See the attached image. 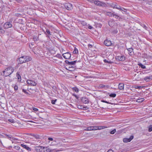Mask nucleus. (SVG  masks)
Segmentation results:
<instances>
[{
  "label": "nucleus",
  "mask_w": 152,
  "mask_h": 152,
  "mask_svg": "<svg viewBox=\"0 0 152 152\" xmlns=\"http://www.w3.org/2000/svg\"><path fill=\"white\" fill-rule=\"evenodd\" d=\"M14 69L13 67L11 66L8 67L3 71L4 76H7L11 74L14 72Z\"/></svg>",
  "instance_id": "nucleus-1"
},
{
  "label": "nucleus",
  "mask_w": 152,
  "mask_h": 152,
  "mask_svg": "<svg viewBox=\"0 0 152 152\" xmlns=\"http://www.w3.org/2000/svg\"><path fill=\"white\" fill-rule=\"evenodd\" d=\"M31 58L29 56H23L19 58V62L20 64L29 61L31 60Z\"/></svg>",
  "instance_id": "nucleus-2"
},
{
  "label": "nucleus",
  "mask_w": 152,
  "mask_h": 152,
  "mask_svg": "<svg viewBox=\"0 0 152 152\" xmlns=\"http://www.w3.org/2000/svg\"><path fill=\"white\" fill-rule=\"evenodd\" d=\"M105 128V126H90L88 127L84 130L86 131H91V130H100L102 129Z\"/></svg>",
  "instance_id": "nucleus-3"
},
{
  "label": "nucleus",
  "mask_w": 152,
  "mask_h": 152,
  "mask_svg": "<svg viewBox=\"0 0 152 152\" xmlns=\"http://www.w3.org/2000/svg\"><path fill=\"white\" fill-rule=\"evenodd\" d=\"M28 68L25 65H22L19 69V73L25 74L26 73Z\"/></svg>",
  "instance_id": "nucleus-4"
},
{
  "label": "nucleus",
  "mask_w": 152,
  "mask_h": 152,
  "mask_svg": "<svg viewBox=\"0 0 152 152\" xmlns=\"http://www.w3.org/2000/svg\"><path fill=\"white\" fill-rule=\"evenodd\" d=\"M94 3L95 5L99 6L105 7L106 6V4L104 3L101 2L98 0L94 1Z\"/></svg>",
  "instance_id": "nucleus-5"
},
{
  "label": "nucleus",
  "mask_w": 152,
  "mask_h": 152,
  "mask_svg": "<svg viewBox=\"0 0 152 152\" xmlns=\"http://www.w3.org/2000/svg\"><path fill=\"white\" fill-rule=\"evenodd\" d=\"M48 145H56V142L52 138H48Z\"/></svg>",
  "instance_id": "nucleus-6"
},
{
  "label": "nucleus",
  "mask_w": 152,
  "mask_h": 152,
  "mask_svg": "<svg viewBox=\"0 0 152 152\" xmlns=\"http://www.w3.org/2000/svg\"><path fill=\"white\" fill-rule=\"evenodd\" d=\"M37 150L41 152H47L48 148L47 147L40 146L37 147Z\"/></svg>",
  "instance_id": "nucleus-7"
},
{
  "label": "nucleus",
  "mask_w": 152,
  "mask_h": 152,
  "mask_svg": "<svg viewBox=\"0 0 152 152\" xmlns=\"http://www.w3.org/2000/svg\"><path fill=\"white\" fill-rule=\"evenodd\" d=\"M26 83L29 86H34L37 85V83L34 81L31 80H28Z\"/></svg>",
  "instance_id": "nucleus-8"
},
{
  "label": "nucleus",
  "mask_w": 152,
  "mask_h": 152,
  "mask_svg": "<svg viewBox=\"0 0 152 152\" xmlns=\"http://www.w3.org/2000/svg\"><path fill=\"white\" fill-rule=\"evenodd\" d=\"M63 56L66 59H69L71 56V54L69 52H67L63 54Z\"/></svg>",
  "instance_id": "nucleus-9"
},
{
  "label": "nucleus",
  "mask_w": 152,
  "mask_h": 152,
  "mask_svg": "<svg viewBox=\"0 0 152 152\" xmlns=\"http://www.w3.org/2000/svg\"><path fill=\"white\" fill-rule=\"evenodd\" d=\"M133 136H131L129 138H126L123 139V141L124 142H127L131 141L133 138Z\"/></svg>",
  "instance_id": "nucleus-10"
},
{
  "label": "nucleus",
  "mask_w": 152,
  "mask_h": 152,
  "mask_svg": "<svg viewBox=\"0 0 152 152\" xmlns=\"http://www.w3.org/2000/svg\"><path fill=\"white\" fill-rule=\"evenodd\" d=\"M65 7L66 9L69 10H71L72 9V5L69 3H67L65 4Z\"/></svg>",
  "instance_id": "nucleus-11"
},
{
  "label": "nucleus",
  "mask_w": 152,
  "mask_h": 152,
  "mask_svg": "<svg viewBox=\"0 0 152 152\" xmlns=\"http://www.w3.org/2000/svg\"><path fill=\"white\" fill-rule=\"evenodd\" d=\"M12 26V24L10 22H7L4 24V27L5 28H11Z\"/></svg>",
  "instance_id": "nucleus-12"
},
{
  "label": "nucleus",
  "mask_w": 152,
  "mask_h": 152,
  "mask_svg": "<svg viewBox=\"0 0 152 152\" xmlns=\"http://www.w3.org/2000/svg\"><path fill=\"white\" fill-rule=\"evenodd\" d=\"M104 44L107 46H110L112 45L111 41L108 39H106L104 42Z\"/></svg>",
  "instance_id": "nucleus-13"
},
{
  "label": "nucleus",
  "mask_w": 152,
  "mask_h": 152,
  "mask_svg": "<svg viewBox=\"0 0 152 152\" xmlns=\"http://www.w3.org/2000/svg\"><path fill=\"white\" fill-rule=\"evenodd\" d=\"M144 80L146 82H150L152 80V75L148 76L144 78Z\"/></svg>",
  "instance_id": "nucleus-14"
},
{
  "label": "nucleus",
  "mask_w": 152,
  "mask_h": 152,
  "mask_svg": "<svg viewBox=\"0 0 152 152\" xmlns=\"http://www.w3.org/2000/svg\"><path fill=\"white\" fill-rule=\"evenodd\" d=\"M82 102L84 104H88L89 102V100L88 98L85 97H83L81 99Z\"/></svg>",
  "instance_id": "nucleus-15"
},
{
  "label": "nucleus",
  "mask_w": 152,
  "mask_h": 152,
  "mask_svg": "<svg viewBox=\"0 0 152 152\" xmlns=\"http://www.w3.org/2000/svg\"><path fill=\"white\" fill-rule=\"evenodd\" d=\"M20 145L28 151H31V149L30 148L27 146L25 145L22 144Z\"/></svg>",
  "instance_id": "nucleus-16"
},
{
  "label": "nucleus",
  "mask_w": 152,
  "mask_h": 152,
  "mask_svg": "<svg viewBox=\"0 0 152 152\" xmlns=\"http://www.w3.org/2000/svg\"><path fill=\"white\" fill-rule=\"evenodd\" d=\"M116 58L119 61H123L125 59V57L123 56H118Z\"/></svg>",
  "instance_id": "nucleus-17"
},
{
  "label": "nucleus",
  "mask_w": 152,
  "mask_h": 152,
  "mask_svg": "<svg viewBox=\"0 0 152 152\" xmlns=\"http://www.w3.org/2000/svg\"><path fill=\"white\" fill-rule=\"evenodd\" d=\"M124 84L123 83H119L118 85V88L121 90H123L124 89Z\"/></svg>",
  "instance_id": "nucleus-18"
},
{
  "label": "nucleus",
  "mask_w": 152,
  "mask_h": 152,
  "mask_svg": "<svg viewBox=\"0 0 152 152\" xmlns=\"http://www.w3.org/2000/svg\"><path fill=\"white\" fill-rule=\"evenodd\" d=\"M106 14L107 15L110 17H112V16L114 17L115 15V14H114L111 12H106Z\"/></svg>",
  "instance_id": "nucleus-19"
},
{
  "label": "nucleus",
  "mask_w": 152,
  "mask_h": 152,
  "mask_svg": "<svg viewBox=\"0 0 152 152\" xmlns=\"http://www.w3.org/2000/svg\"><path fill=\"white\" fill-rule=\"evenodd\" d=\"M145 100V99L144 98H139L136 100V102H142Z\"/></svg>",
  "instance_id": "nucleus-20"
},
{
  "label": "nucleus",
  "mask_w": 152,
  "mask_h": 152,
  "mask_svg": "<svg viewBox=\"0 0 152 152\" xmlns=\"http://www.w3.org/2000/svg\"><path fill=\"white\" fill-rule=\"evenodd\" d=\"M72 89L73 91H75L76 93H78L79 91V89L76 87L72 88Z\"/></svg>",
  "instance_id": "nucleus-21"
},
{
  "label": "nucleus",
  "mask_w": 152,
  "mask_h": 152,
  "mask_svg": "<svg viewBox=\"0 0 152 152\" xmlns=\"http://www.w3.org/2000/svg\"><path fill=\"white\" fill-rule=\"evenodd\" d=\"M103 61L105 63H107L109 64H111L113 63V62L110 60H107L106 59H104Z\"/></svg>",
  "instance_id": "nucleus-22"
},
{
  "label": "nucleus",
  "mask_w": 152,
  "mask_h": 152,
  "mask_svg": "<svg viewBox=\"0 0 152 152\" xmlns=\"http://www.w3.org/2000/svg\"><path fill=\"white\" fill-rule=\"evenodd\" d=\"M48 152H55L59 151L56 150L55 149H51L48 148Z\"/></svg>",
  "instance_id": "nucleus-23"
},
{
  "label": "nucleus",
  "mask_w": 152,
  "mask_h": 152,
  "mask_svg": "<svg viewBox=\"0 0 152 152\" xmlns=\"http://www.w3.org/2000/svg\"><path fill=\"white\" fill-rule=\"evenodd\" d=\"M138 65L139 66H140L142 68V69H145L146 68V67L145 66H144V65H142L141 63H139L138 64Z\"/></svg>",
  "instance_id": "nucleus-24"
},
{
  "label": "nucleus",
  "mask_w": 152,
  "mask_h": 152,
  "mask_svg": "<svg viewBox=\"0 0 152 152\" xmlns=\"http://www.w3.org/2000/svg\"><path fill=\"white\" fill-rule=\"evenodd\" d=\"M127 50L130 53H131L133 51V49L132 48H127Z\"/></svg>",
  "instance_id": "nucleus-25"
},
{
  "label": "nucleus",
  "mask_w": 152,
  "mask_h": 152,
  "mask_svg": "<svg viewBox=\"0 0 152 152\" xmlns=\"http://www.w3.org/2000/svg\"><path fill=\"white\" fill-rule=\"evenodd\" d=\"M77 62V61H74L70 62L69 65H74Z\"/></svg>",
  "instance_id": "nucleus-26"
},
{
  "label": "nucleus",
  "mask_w": 152,
  "mask_h": 152,
  "mask_svg": "<svg viewBox=\"0 0 152 152\" xmlns=\"http://www.w3.org/2000/svg\"><path fill=\"white\" fill-rule=\"evenodd\" d=\"M16 77L18 80H19L20 79H21V76L19 74V72H18L17 73Z\"/></svg>",
  "instance_id": "nucleus-27"
},
{
  "label": "nucleus",
  "mask_w": 152,
  "mask_h": 152,
  "mask_svg": "<svg viewBox=\"0 0 152 152\" xmlns=\"http://www.w3.org/2000/svg\"><path fill=\"white\" fill-rule=\"evenodd\" d=\"M148 131L149 132H151L152 131V125H150L149 126Z\"/></svg>",
  "instance_id": "nucleus-28"
},
{
  "label": "nucleus",
  "mask_w": 152,
  "mask_h": 152,
  "mask_svg": "<svg viewBox=\"0 0 152 152\" xmlns=\"http://www.w3.org/2000/svg\"><path fill=\"white\" fill-rule=\"evenodd\" d=\"M110 6L113 8H115L116 7V4H110Z\"/></svg>",
  "instance_id": "nucleus-29"
},
{
  "label": "nucleus",
  "mask_w": 152,
  "mask_h": 152,
  "mask_svg": "<svg viewBox=\"0 0 152 152\" xmlns=\"http://www.w3.org/2000/svg\"><path fill=\"white\" fill-rule=\"evenodd\" d=\"M143 88V86H135L134 88L136 89H140Z\"/></svg>",
  "instance_id": "nucleus-30"
},
{
  "label": "nucleus",
  "mask_w": 152,
  "mask_h": 152,
  "mask_svg": "<svg viewBox=\"0 0 152 152\" xmlns=\"http://www.w3.org/2000/svg\"><path fill=\"white\" fill-rule=\"evenodd\" d=\"M110 96L114 97L116 96V94H111L109 95Z\"/></svg>",
  "instance_id": "nucleus-31"
},
{
  "label": "nucleus",
  "mask_w": 152,
  "mask_h": 152,
  "mask_svg": "<svg viewBox=\"0 0 152 152\" xmlns=\"http://www.w3.org/2000/svg\"><path fill=\"white\" fill-rule=\"evenodd\" d=\"M56 57L59 59H61V58H62V57L61 56V55L60 54H57L56 55Z\"/></svg>",
  "instance_id": "nucleus-32"
},
{
  "label": "nucleus",
  "mask_w": 152,
  "mask_h": 152,
  "mask_svg": "<svg viewBox=\"0 0 152 152\" xmlns=\"http://www.w3.org/2000/svg\"><path fill=\"white\" fill-rule=\"evenodd\" d=\"M120 10L123 11L124 12H126L127 11V10L126 9L123 7H121Z\"/></svg>",
  "instance_id": "nucleus-33"
},
{
  "label": "nucleus",
  "mask_w": 152,
  "mask_h": 152,
  "mask_svg": "<svg viewBox=\"0 0 152 152\" xmlns=\"http://www.w3.org/2000/svg\"><path fill=\"white\" fill-rule=\"evenodd\" d=\"M78 50L77 48H75V50L73 51V53L74 54H76L78 53Z\"/></svg>",
  "instance_id": "nucleus-34"
},
{
  "label": "nucleus",
  "mask_w": 152,
  "mask_h": 152,
  "mask_svg": "<svg viewBox=\"0 0 152 152\" xmlns=\"http://www.w3.org/2000/svg\"><path fill=\"white\" fill-rule=\"evenodd\" d=\"M121 8V7L120 6L117 5H116V7H115V8L120 10Z\"/></svg>",
  "instance_id": "nucleus-35"
},
{
  "label": "nucleus",
  "mask_w": 152,
  "mask_h": 152,
  "mask_svg": "<svg viewBox=\"0 0 152 152\" xmlns=\"http://www.w3.org/2000/svg\"><path fill=\"white\" fill-rule=\"evenodd\" d=\"M115 132H116L115 129H114L110 132V133L111 134H114L115 133Z\"/></svg>",
  "instance_id": "nucleus-36"
},
{
  "label": "nucleus",
  "mask_w": 152,
  "mask_h": 152,
  "mask_svg": "<svg viewBox=\"0 0 152 152\" xmlns=\"http://www.w3.org/2000/svg\"><path fill=\"white\" fill-rule=\"evenodd\" d=\"M49 52L51 54H54L55 53V51L54 50H49Z\"/></svg>",
  "instance_id": "nucleus-37"
},
{
  "label": "nucleus",
  "mask_w": 152,
  "mask_h": 152,
  "mask_svg": "<svg viewBox=\"0 0 152 152\" xmlns=\"http://www.w3.org/2000/svg\"><path fill=\"white\" fill-rule=\"evenodd\" d=\"M57 101V99H55L54 100H51V103L53 104H55V102Z\"/></svg>",
  "instance_id": "nucleus-38"
},
{
  "label": "nucleus",
  "mask_w": 152,
  "mask_h": 152,
  "mask_svg": "<svg viewBox=\"0 0 152 152\" xmlns=\"http://www.w3.org/2000/svg\"><path fill=\"white\" fill-rule=\"evenodd\" d=\"M14 88L15 91H17L18 90V87L16 85H15L14 87Z\"/></svg>",
  "instance_id": "nucleus-39"
},
{
  "label": "nucleus",
  "mask_w": 152,
  "mask_h": 152,
  "mask_svg": "<svg viewBox=\"0 0 152 152\" xmlns=\"http://www.w3.org/2000/svg\"><path fill=\"white\" fill-rule=\"evenodd\" d=\"M38 37H35L34 36L33 37V39L34 41H37V40Z\"/></svg>",
  "instance_id": "nucleus-40"
},
{
  "label": "nucleus",
  "mask_w": 152,
  "mask_h": 152,
  "mask_svg": "<svg viewBox=\"0 0 152 152\" xmlns=\"http://www.w3.org/2000/svg\"><path fill=\"white\" fill-rule=\"evenodd\" d=\"M8 120L9 122L12 123H14V120H13L12 119H9Z\"/></svg>",
  "instance_id": "nucleus-41"
},
{
  "label": "nucleus",
  "mask_w": 152,
  "mask_h": 152,
  "mask_svg": "<svg viewBox=\"0 0 152 152\" xmlns=\"http://www.w3.org/2000/svg\"><path fill=\"white\" fill-rule=\"evenodd\" d=\"M72 95L73 96H74L76 99H78L79 97L77 95H76L75 94H72Z\"/></svg>",
  "instance_id": "nucleus-42"
},
{
  "label": "nucleus",
  "mask_w": 152,
  "mask_h": 152,
  "mask_svg": "<svg viewBox=\"0 0 152 152\" xmlns=\"http://www.w3.org/2000/svg\"><path fill=\"white\" fill-rule=\"evenodd\" d=\"M33 110L35 111H37L38 110V109L37 108L33 107L32 108Z\"/></svg>",
  "instance_id": "nucleus-43"
},
{
  "label": "nucleus",
  "mask_w": 152,
  "mask_h": 152,
  "mask_svg": "<svg viewBox=\"0 0 152 152\" xmlns=\"http://www.w3.org/2000/svg\"><path fill=\"white\" fill-rule=\"evenodd\" d=\"M0 32L3 33H4V31L1 27H0Z\"/></svg>",
  "instance_id": "nucleus-44"
},
{
  "label": "nucleus",
  "mask_w": 152,
  "mask_h": 152,
  "mask_svg": "<svg viewBox=\"0 0 152 152\" xmlns=\"http://www.w3.org/2000/svg\"><path fill=\"white\" fill-rule=\"evenodd\" d=\"M22 91L23 92H24L25 93L27 94H28V93L27 91L26 90L23 89L22 90Z\"/></svg>",
  "instance_id": "nucleus-45"
},
{
  "label": "nucleus",
  "mask_w": 152,
  "mask_h": 152,
  "mask_svg": "<svg viewBox=\"0 0 152 152\" xmlns=\"http://www.w3.org/2000/svg\"><path fill=\"white\" fill-rule=\"evenodd\" d=\"M102 102H104V103H107V104H110V103L108 102H107V101H105V100H102L101 101Z\"/></svg>",
  "instance_id": "nucleus-46"
},
{
  "label": "nucleus",
  "mask_w": 152,
  "mask_h": 152,
  "mask_svg": "<svg viewBox=\"0 0 152 152\" xmlns=\"http://www.w3.org/2000/svg\"><path fill=\"white\" fill-rule=\"evenodd\" d=\"M112 22H111L110 21L108 22V24L109 25V26H112Z\"/></svg>",
  "instance_id": "nucleus-47"
},
{
  "label": "nucleus",
  "mask_w": 152,
  "mask_h": 152,
  "mask_svg": "<svg viewBox=\"0 0 152 152\" xmlns=\"http://www.w3.org/2000/svg\"><path fill=\"white\" fill-rule=\"evenodd\" d=\"M65 62L67 64H68L69 65V63H70V62H69L68 61V60H65Z\"/></svg>",
  "instance_id": "nucleus-48"
},
{
  "label": "nucleus",
  "mask_w": 152,
  "mask_h": 152,
  "mask_svg": "<svg viewBox=\"0 0 152 152\" xmlns=\"http://www.w3.org/2000/svg\"><path fill=\"white\" fill-rule=\"evenodd\" d=\"M88 47L89 48H92L93 45L90 44H89L88 45Z\"/></svg>",
  "instance_id": "nucleus-49"
},
{
  "label": "nucleus",
  "mask_w": 152,
  "mask_h": 152,
  "mask_svg": "<svg viewBox=\"0 0 152 152\" xmlns=\"http://www.w3.org/2000/svg\"><path fill=\"white\" fill-rule=\"evenodd\" d=\"M115 17L116 19H118L119 18V17L118 15L116 14H115Z\"/></svg>",
  "instance_id": "nucleus-50"
},
{
  "label": "nucleus",
  "mask_w": 152,
  "mask_h": 152,
  "mask_svg": "<svg viewBox=\"0 0 152 152\" xmlns=\"http://www.w3.org/2000/svg\"><path fill=\"white\" fill-rule=\"evenodd\" d=\"M107 152H113V151L112 149H109Z\"/></svg>",
  "instance_id": "nucleus-51"
},
{
  "label": "nucleus",
  "mask_w": 152,
  "mask_h": 152,
  "mask_svg": "<svg viewBox=\"0 0 152 152\" xmlns=\"http://www.w3.org/2000/svg\"><path fill=\"white\" fill-rule=\"evenodd\" d=\"M17 2L20 3L22 2V0H15Z\"/></svg>",
  "instance_id": "nucleus-52"
},
{
  "label": "nucleus",
  "mask_w": 152,
  "mask_h": 152,
  "mask_svg": "<svg viewBox=\"0 0 152 152\" xmlns=\"http://www.w3.org/2000/svg\"><path fill=\"white\" fill-rule=\"evenodd\" d=\"M88 28L89 29H91L92 28V27L91 26H89L88 27Z\"/></svg>",
  "instance_id": "nucleus-53"
},
{
  "label": "nucleus",
  "mask_w": 152,
  "mask_h": 152,
  "mask_svg": "<svg viewBox=\"0 0 152 152\" xmlns=\"http://www.w3.org/2000/svg\"><path fill=\"white\" fill-rule=\"evenodd\" d=\"M48 37H49V35H51V34H50V31H49L48 30Z\"/></svg>",
  "instance_id": "nucleus-54"
},
{
  "label": "nucleus",
  "mask_w": 152,
  "mask_h": 152,
  "mask_svg": "<svg viewBox=\"0 0 152 152\" xmlns=\"http://www.w3.org/2000/svg\"><path fill=\"white\" fill-rule=\"evenodd\" d=\"M78 108L79 109H82L83 107H82V106H79L78 107Z\"/></svg>",
  "instance_id": "nucleus-55"
},
{
  "label": "nucleus",
  "mask_w": 152,
  "mask_h": 152,
  "mask_svg": "<svg viewBox=\"0 0 152 152\" xmlns=\"http://www.w3.org/2000/svg\"><path fill=\"white\" fill-rule=\"evenodd\" d=\"M12 139L14 140H18V139H16V138H12Z\"/></svg>",
  "instance_id": "nucleus-56"
},
{
  "label": "nucleus",
  "mask_w": 152,
  "mask_h": 152,
  "mask_svg": "<svg viewBox=\"0 0 152 152\" xmlns=\"http://www.w3.org/2000/svg\"><path fill=\"white\" fill-rule=\"evenodd\" d=\"M17 148H16L18 150L20 149V147L19 146H18L17 147Z\"/></svg>",
  "instance_id": "nucleus-57"
},
{
  "label": "nucleus",
  "mask_w": 152,
  "mask_h": 152,
  "mask_svg": "<svg viewBox=\"0 0 152 152\" xmlns=\"http://www.w3.org/2000/svg\"><path fill=\"white\" fill-rule=\"evenodd\" d=\"M143 27H144L145 28H146V26L145 25H143Z\"/></svg>",
  "instance_id": "nucleus-58"
},
{
  "label": "nucleus",
  "mask_w": 152,
  "mask_h": 152,
  "mask_svg": "<svg viewBox=\"0 0 152 152\" xmlns=\"http://www.w3.org/2000/svg\"><path fill=\"white\" fill-rule=\"evenodd\" d=\"M46 32L48 33V29H47L46 31Z\"/></svg>",
  "instance_id": "nucleus-59"
},
{
  "label": "nucleus",
  "mask_w": 152,
  "mask_h": 152,
  "mask_svg": "<svg viewBox=\"0 0 152 152\" xmlns=\"http://www.w3.org/2000/svg\"><path fill=\"white\" fill-rule=\"evenodd\" d=\"M110 56H112V55H111V56L110 55L109 56V57H110Z\"/></svg>",
  "instance_id": "nucleus-60"
},
{
  "label": "nucleus",
  "mask_w": 152,
  "mask_h": 152,
  "mask_svg": "<svg viewBox=\"0 0 152 152\" xmlns=\"http://www.w3.org/2000/svg\"><path fill=\"white\" fill-rule=\"evenodd\" d=\"M101 87H103V86H101Z\"/></svg>",
  "instance_id": "nucleus-61"
}]
</instances>
